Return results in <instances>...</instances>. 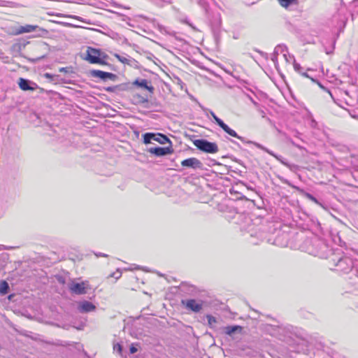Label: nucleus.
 Returning a JSON list of instances; mask_svg holds the SVG:
<instances>
[{
  "label": "nucleus",
  "mask_w": 358,
  "mask_h": 358,
  "mask_svg": "<svg viewBox=\"0 0 358 358\" xmlns=\"http://www.w3.org/2000/svg\"><path fill=\"white\" fill-rule=\"evenodd\" d=\"M334 262V270L343 273H348L353 268L354 264L351 258L348 257H339L338 259L333 258Z\"/></svg>",
  "instance_id": "1"
},
{
  "label": "nucleus",
  "mask_w": 358,
  "mask_h": 358,
  "mask_svg": "<svg viewBox=\"0 0 358 358\" xmlns=\"http://www.w3.org/2000/svg\"><path fill=\"white\" fill-rule=\"evenodd\" d=\"M194 145L201 151L206 153H216L218 151L217 145L206 139H196L193 141Z\"/></svg>",
  "instance_id": "2"
},
{
  "label": "nucleus",
  "mask_w": 358,
  "mask_h": 358,
  "mask_svg": "<svg viewBox=\"0 0 358 358\" xmlns=\"http://www.w3.org/2000/svg\"><path fill=\"white\" fill-rule=\"evenodd\" d=\"M143 143L145 144L150 143L152 140L159 143L160 144H166V143L171 144V142L168 136L160 133H145L143 135Z\"/></svg>",
  "instance_id": "3"
},
{
  "label": "nucleus",
  "mask_w": 358,
  "mask_h": 358,
  "mask_svg": "<svg viewBox=\"0 0 358 358\" xmlns=\"http://www.w3.org/2000/svg\"><path fill=\"white\" fill-rule=\"evenodd\" d=\"M101 55L99 50L89 47L85 59L91 64H105L106 62L102 59Z\"/></svg>",
  "instance_id": "4"
},
{
  "label": "nucleus",
  "mask_w": 358,
  "mask_h": 358,
  "mask_svg": "<svg viewBox=\"0 0 358 358\" xmlns=\"http://www.w3.org/2000/svg\"><path fill=\"white\" fill-rule=\"evenodd\" d=\"M68 287L71 293L78 295L86 294L88 289L87 282H76L72 281L68 285Z\"/></svg>",
  "instance_id": "5"
},
{
  "label": "nucleus",
  "mask_w": 358,
  "mask_h": 358,
  "mask_svg": "<svg viewBox=\"0 0 358 358\" xmlns=\"http://www.w3.org/2000/svg\"><path fill=\"white\" fill-rule=\"evenodd\" d=\"M210 115H212L213 118L215 121V122L229 135L236 137L238 139H240L241 141L245 142L244 138L242 136H240L237 134V133L229 128L228 125H227L220 118H219L213 112H210Z\"/></svg>",
  "instance_id": "6"
},
{
  "label": "nucleus",
  "mask_w": 358,
  "mask_h": 358,
  "mask_svg": "<svg viewBox=\"0 0 358 358\" xmlns=\"http://www.w3.org/2000/svg\"><path fill=\"white\" fill-rule=\"evenodd\" d=\"M90 75L93 78H99L104 81L108 79L115 81L117 78V76L114 73L105 72L100 70H92L90 72Z\"/></svg>",
  "instance_id": "7"
},
{
  "label": "nucleus",
  "mask_w": 358,
  "mask_h": 358,
  "mask_svg": "<svg viewBox=\"0 0 358 358\" xmlns=\"http://www.w3.org/2000/svg\"><path fill=\"white\" fill-rule=\"evenodd\" d=\"M181 303L187 310L194 313H199L203 307L202 302L197 301L195 299L182 300Z\"/></svg>",
  "instance_id": "8"
},
{
  "label": "nucleus",
  "mask_w": 358,
  "mask_h": 358,
  "mask_svg": "<svg viewBox=\"0 0 358 358\" xmlns=\"http://www.w3.org/2000/svg\"><path fill=\"white\" fill-rule=\"evenodd\" d=\"M181 165L192 169H201L203 168L202 162L195 157L188 158L182 161Z\"/></svg>",
  "instance_id": "9"
},
{
  "label": "nucleus",
  "mask_w": 358,
  "mask_h": 358,
  "mask_svg": "<svg viewBox=\"0 0 358 358\" xmlns=\"http://www.w3.org/2000/svg\"><path fill=\"white\" fill-rule=\"evenodd\" d=\"M96 306L88 301H81L78 303L77 309L80 313L93 312L96 310Z\"/></svg>",
  "instance_id": "10"
},
{
  "label": "nucleus",
  "mask_w": 358,
  "mask_h": 358,
  "mask_svg": "<svg viewBox=\"0 0 358 358\" xmlns=\"http://www.w3.org/2000/svg\"><path fill=\"white\" fill-rule=\"evenodd\" d=\"M150 83V81H148L146 79H136L132 83H130L131 87L132 85L137 86L138 87L143 88L147 90L150 94H153L155 91V88L152 85H148Z\"/></svg>",
  "instance_id": "11"
},
{
  "label": "nucleus",
  "mask_w": 358,
  "mask_h": 358,
  "mask_svg": "<svg viewBox=\"0 0 358 358\" xmlns=\"http://www.w3.org/2000/svg\"><path fill=\"white\" fill-rule=\"evenodd\" d=\"M148 151L150 153L153 154L156 156L161 157V156H165L166 155L172 153L173 152V150L171 148V147H167V148L155 147V148H150Z\"/></svg>",
  "instance_id": "12"
},
{
  "label": "nucleus",
  "mask_w": 358,
  "mask_h": 358,
  "mask_svg": "<svg viewBox=\"0 0 358 358\" xmlns=\"http://www.w3.org/2000/svg\"><path fill=\"white\" fill-rule=\"evenodd\" d=\"M106 92L119 93L120 92L128 91L131 90V85L129 83H124L115 86H110L104 88Z\"/></svg>",
  "instance_id": "13"
},
{
  "label": "nucleus",
  "mask_w": 358,
  "mask_h": 358,
  "mask_svg": "<svg viewBox=\"0 0 358 358\" xmlns=\"http://www.w3.org/2000/svg\"><path fill=\"white\" fill-rule=\"evenodd\" d=\"M18 84L20 89L24 91H34L38 87V85L36 83L22 78L19 79Z\"/></svg>",
  "instance_id": "14"
},
{
  "label": "nucleus",
  "mask_w": 358,
  "mask_h": 358,
  "mask_svg": "<svg viewBox=\"0 0 358 358\" xmlns=\"http://www.w3.org/2000/svg\"><path fill=\"white\" fill-rule=\"evenodd\" d=\"M38 26L37 25H31V24H27L24 26H20L17 31V34H21L24 33H29L34 31L38 29Z\"/></svg>",
  "instance_id": "15"
},
{
  "label": "nucleus",
  "mask_w": 358,
  "mask_h": 358,
  "mask_svg": "<svg viewBox=\"0 0 358 358\" xmlns=\"http://www.w3.org/2000/svg\"><path fill=\"white\" fill-rule=\"evenodd\" d=\"M242 331V327L236 325V326H227L224 327V332L226 334L231 336L236 331L241 332Z\"/></svg>",
  "instance_id": "16"
},
{
  "label": "nucleus",
  "mask_w": 358,
  "mask_h": 358,
  "mask_svg": "<svg viewBox=\"0 0 358 358\" xmlns=\"http://www.w3.org/2000/svg\"><path fill=\"white\" fill-rule=\"evenodd\" d=\"M9 291V285L7 282L1 281L0 282V293L2 294H6Z\"/></svg>",
  "instance_id": "17"
},
{
  "label": "nucleus",
  "mask_w": 358,
  "mask_h": 358,
  "mask_svg": "<svg viewBox=\"0 0 358 358\" xmlns=\"http://www.w3.org/2000/svg\"><path fill=\"white\" fill-rule=\"evenodd\" d=\"M280 4L285 8H287L289 6L296 3L297 0H278Z\"/></svg>",
  "instance_id": "18"
},
{
  "label": "nucleus",
  "mask_w": 358,
  "mask_h": 358,
  "mask_svg": "<svg viewBox=\"0 0 358 358\" xmlns=\"http://www.w3.org/2000/svg\"><path fill=\"white\" fill-rule=\"evenodd\" d=\"M247 143H253L257 148H259L261 150H264L265 152H268L269 155H271L272 156H274L275 157L277 158V157L271 151H269L267 148H264L261 144H259L258 143H254V142H252V141H248Z\"/></svg>",
  "instance_id": "19"
},
{
  "label": "nucleus",
  "mask_w": 358,
  "mask_h": 358,
  "mask_svg": "<svg viewBox=\"0 0 358 358\" xmlns=\"http://www.w3.org/2000/svg\"><path fill=\"white\" fill-rule=\"evenodd\" d=\"M115 57L117 58V59L122 62V64H129V59L124 57H122V56H120L117 54L115 55Z\"/></svg>",
  "instance_id": "20"
},
{
  "label": "nucleus",
  "mask_w": 358,
  "mask_h": 358,
  "mask_svg": "<svg viewBox=\"0 0 358 358\" xmlns=\"http://www.w3.org/2000/svg\"><path fill=\"white\" fill-rule=\"evenodd\" d=\"M113 350L114 351H117L118 353L121 354L122 351V345L120 343L114 344Z\"/></svg>",
  "instance_id": "21"
},
{
  "label": "nucleus",
  "mask_w": 358,
  "mask_h": 358,
  "mask_svg": "<svg viewBox=\"0 0 358 358\" xmlns=\"http://www.w3.org/2000/svg\"><path fill=\"white\" fill-rule=\"evenodd\" d=\"M207 318H208V323L210 324H212L213 323H215L217 322L215 317H214L212 315H208Z\"/></svg>",
  "instance_id": "22"
},
{
  "label": "nucleus",
  "mask_w": 358,
  "mask_h": 358,
  "mask_svg": "<svg viewBox=\"0 0 358 358\" xmlns=\"http://www.w3.org/2000/svg\"><path fill=\"white\" fill-rule=\"evenodd\" d=\"M286 48L285 46H282V45H278L275 47V50H274V52H273V55H275L278 56V50L280 49H285Z\"/></svg>",
  "instance_id": "23"
},
{
  "label": "nucleus",
  "mask_w": 358,
  "mask_h": 358,
  "mask_svg": "<svg viewBox=\"0 0 358 358\" xmlns=\"http://www.w3.org/2000/svg\"><path fill=\"white\" fill-rule=\"evenodd\" d=\"M294 70L299 73H301V67L300 66V64L294 62Z\"/></svg>",
  "instance_id": "24"
},
{
  "label": "nucleus",
  "mask_w": 358,
  "mask_h": 358,
  "mask_svg": "<svg viewBox=\"0 0 358 358\" xmlns=\"http://www.w3.org/2000/svg\"><path fill=\"white\" fill-rule=\"evenodd\" d=\"M129 351L131 354H134L138 351V349L132 344L129 348Z\"/></svg>",
  "instance_id": "25"
},
{
  "label": "nucleus",
  "mask_w": 358,
  "mask_h": 358,
  "mask_svg": "<svg viewBox=\"0 0 358 358\" xmlns=\"http://www.w3.org/2000/svg\"><path fill=\"white\" fill-rule=\"evenodd\" d=\"M44 76L47 78H50V79H52L55 77L54 76L51 75L50 73H45Z\"/></svg>",
  "instance_id": "26"
},
{
  "label": "nucleus",
  "mask_w": 358,
  "mask_h": 358,
  "mask_svg": "<svg viewBox=\"0 0 358 358\" xmlns=\"http://www.w3.org/2000/svg\"><path fill=\"white\" fill-rule=\"evenodd\" d=\"M141 97V102L144 103H147L148 101V99L147 98H144L143 96H140Z\"/></svg>",
  "instance_id": "27"
},
{
  "label": "nucleus",
  "mask_w": 358,
  "mask_h": 358,
  "mask_svg": "<svg viewBox=\"0 0 358 358\" xmlns=\"http://www.w3.org/2000/svg\"><path fill=\"white\" fill-rule=\"evenodd\" d=\"M271 59H272L274 62H275L277 61V55H273V54L272 57H271Z\"/></svg>",
  "instance_id": "28"
},
{
  "label": "nucleus",
  "mask_w": 358,
  "mask_h": 358,
  "mask_svg": "<svg viewBox=\"0 0 358 358\" xmlns=\"http://www.w3.org/2000/svg\"><path fill=\"white\" fill-rule=\"evenodd\" d=\"M59 71L60 72H67V69H66V68L62 67V68L59 69Z\"/></svg>",
  "instance_id": "29"
},
{
  "label": "nucleus",
  "mask_w": 358,
  "mask_h": 358,
  "mask_svg": "<svg viewBox=\"0 0 358 358\" xmlns=\"http://www.w3.org/2000/svg\"><path fill=\"white\" fill-rule=\"evenodd\" d=\"M186 24H187L188 25H189L191 27H192L194 29H196V28L192 26V24H190L188 21L187 20H185L184 21Z\"/></svg>",
  "instance_id": "30"
},
{
  "label": "nucleus",
  "mask_w": 358,
  "mask_h": 358,
  "mask_svg": "<svg viewBox=\"0 0 358 358\" xmlns=\"http://www.w3.org/2000/svg\"><path fill=\"white\" fill-rule=\"evenodd\" d=\"M96 255L97 257H107V255H106V254H101V253H100V254H99V255H98V254H96Z\"/></svg>",
  "instance_id": "31"
},
{
  "label": "nucleus",
  "mask_w": 358,
  "mask_h": 358,
  "mask_svg": "<svg viewBox=\"0 0 358 358\" xmlns=\"http://www.w3.org/2000/svg\"><path fill=\"white\" fill-rule=\"evenodd\" d=\"M351 117L355 119H358V116L355 115L350 114Z\"/></svg>",
  "instance_id": "32"
},
{
  "label": "nucleus",
  "mask_w": 358,
  "mask_h": 358,
  "mask_svg": "<svg viewBox=\"0 0 358 358\" xmlns=\"http://www.w3.org/2000/svg\"><path fill=\"white\" fill-rule=\"evenodd\" d=\"M292 145H294V146H296L297 148H301V147H300V146H299V145H297L296 144H295V143H294V142L292 141Z\"/></svg>",
  "instance_id": "33"
},
{
  "label": "nucleus",
  "mask_w": 358,
  "mask_h": 358,
  "mask_svg": "<svg viewBox=\"0 0 358 358\" xmlns=\"http://www.w3.org/2000/svg\"><path fill=\"white\" fill-rule=\"evenodd\" d=\"M302 75H303V76H305V77H307V78H308V77H309V76H308V75L306 73H302Z\"/></svg>",
  "instance_id": "34"
},
{
  "label": "nucleus",
  "mask_w": 358,
  "mask_h": 358,
  "mask_svg": "<svg viewBox=\"0 0 358 358\" xmlns=\"http://www.w3.org/2000/svg\"><path fill=\"white\" fill-rule=\"evenodd\" d=\"M115 276H116L115 277L116 278H119L120 277V274L118 276H117V274H115Z\"/></svg>",
  "instance_id": "35"
},
{
  "label": "nucleus",
  "mask_w": 358,
  "mask_h": 358,
  "mask_svg": "<svg viewBox=\"0 0 358 358\" xmlns=\"http://www.w3.org/2000/svg\"><path fill=\"white\" fill-rule=\"evenodd\" d=\"M115 276H116L115 277L116 278H119L120 277V274L118 276H117V274H115Z\"/></svg>",
  "instance_id": "36"
},
{
  "label": "nucleus",
  "mask_w": 358,
  "mask_h": 358,
  "mask_svg": "<svg viewBox=\"0 0 358 358\" xmlns=\"http://www.w3.org/2000/svg\"><path fill=\"white\" fill-rule=\"evenodd\" d=\"M284 50H285V49H282H282H280V50H278V52H283V51H284Z\"/></svg>",
  "instance_id": "37"
},
{
  "label": "nucleus",
  "mask_w": 358,
  "mask_h": 358,
  "mask_svg": "<svg viewBox=\"0 0 358 358\" xmlns=\"http://www.w3.org/2000/svg\"><path fill=\"white\" fill-rule=\"evenodd\" d=\"M310 197L313 200L315 201V199L313 196H310Z\"/></svg>",
  "instance_id": "38"
},
{
  "label": "nucleus",
  "mask_w": 358,
  "mask_h": 358,
  "mask_svg": "<svg viewBox=\"0 0 358 358\" xmlns=\"http://www.w3.org/2000/svg\"><path fill=\"white\" fill-rule=\"evenodd\" d=\"M115 273H113V274L111 275V276H112V277H115Z\"/></svg>",
  "instance_id": "39"
},
{
  "label": "nucleus",
  "mask_w": 358,
  "mask_h": 358,
  "mask_svg": "<svg viewBox=\"0 0 358 358\" xmlns=\"http://www.w3.org/2000/svg\"><path fill=\"white\" fill-rule=\"evenodd\" d=\"M322 247H323V248H327V247L325 246V245H324V244H322Z\"/></svg>",
  "instance_id": "40"
}]
</instances>
